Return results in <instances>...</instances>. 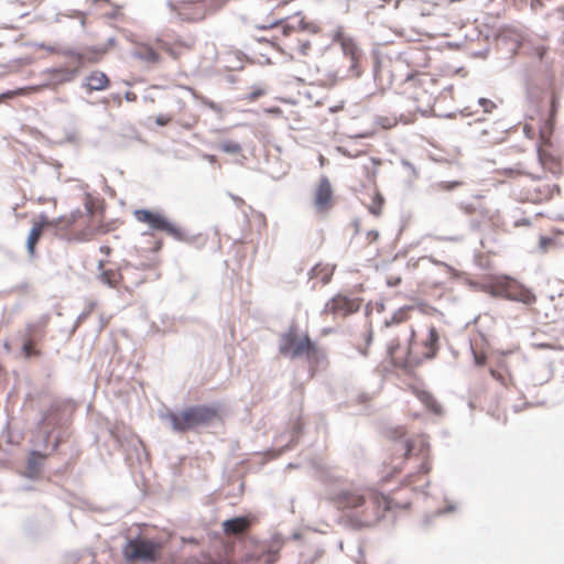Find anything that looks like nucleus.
I'll list each match as a JSON object with an SVG mask.
<instances>
[{
    "label": "nucleus",
    "mask_w": 564,
    "mask_h": 564,
    "mask_svg": "<svg viewBox=\"0 0 564 564\" xmlns=\"http://www.w3.org/2000/svg\"><path fill=\"white\" fill-rule=\"evenodd\" d=\"M404 427H397L389 433L388 465L393 473H400L409 459L417 462V471L406 477L408 485L422 487L427 485V474L431 470L430 445L425 436H405Z\"/></svg>",
    "instance_id": "1"
},
{
    "label": "nucleus",
    "mask_w": 564,
    "mask_h": 564,
    "mask_svg": "<svg viewBox=\"0 0 564 564\" xmlns=\"http://www.w3.org/2000/svg\"><path fill=\"white\" fill-rule=\"evenodd\" d=\"M328 500L340 511L369 513L376 518L392 508V500L388 496L357 487L333 492L328 496Z\"/></svg>",
    "instance_id": "2"
},
{
    "label": "nucleus",
    "mask_w": 564,
    "mask_h": 564,
    "mask_svg": "<svg viewBox=\"0 0 564 564\" xmlns=\"http://www.w3.org/2000/svg\"><path fill=\"white\" fill-rule=\"evenodd\" d=\"M144 243L149 248L145 249L142 245H137L134 247L135 251V260L134 263H127L123 267V273L118 270L107 269L102 270L99 274V280L101 283L108 285L109 288H118L123 281L124 275L130 273L133 269L141 270H155L161 264L160 257L158 256L159 251L163 246V241L158 239L151 232H144L143 235Z\"/></svg>",
    "instance_id": "3"
},
{
    "label": "nucleus",
    "mask_w": 564,
    "mask_h": 564,
    "mask_svg": "<svg viewBox=\"0 0 564 564\" xmlns=\"http://www.w3.org/2000/svg\"><path fill=\"white\" fill-rule=\"evenodd\" d=\"M279 351L281 355L299 358L304 356L310 364H318L324 357L321 348L311 340L308 334H300L297 327L292 325L281 335Z\"/></svg>",
    "instance_id": "4"
},
{
    "label": "nucleus",
    "mask_w": 564,
    "mask_h": 564,
    "mask_svg": "<svg viewBox=\"0 0 564 564\" xmlns=\"http://www.w3.org/2000/svg\"><path fill=\"white\" fill-rule=\"evenodd\" d=\"M437 80L429 73L409 75L401 84V94L414 102L419 111L429 108L435 98Z\"/></svg>",
    "instance_id": "5"
},
{
    "label": "nucleus",
    "mask_w": 564,
    "mask_h": 564,
    "mask_svg": "<svg viewBox=\"0 0 564 564\" xmlns=\"http://www.w3.org/2000/svg\"><path fill=\"white\" fill-rule=\"evenodd\" d=\"M485 291L495 297L521 302L530 305L536 296L524 285L509 276H497L485 284Z\"/></svg>",
    "instance_id": "6"
},
{
    "label": "nucleus",
    "mask_w": 564,
    "mask_h": 564,
    "mask_svg": "<svg viewBox=\"0 0 564 564\" xmlns=\"http://www.w3.org/2000/svg\"><path fill=\"white\" fill-rule=\"evenodd\" d=\"M217 414V410L212 406L196 405L181 412L170 413L167 419L174 431L186 432L212 422Z\"/></svg>",
    "instance_id": "7"
},
{
    "label": "nucleus",
    "mask_w": 564,
    "mask_h": 564,
    "mask_svg": "<svg viewBox=\"0 0 564 564\" xmlns=\"http://www.w3.org/2000/svg\"><path fill=\"white\" fill-rule=\"evenodd\" d=\"M75 241H89L99 235L108 232V227L104 224L101 214L93 210L91 206H86V210H75Z\"/></svg>",
    "instance_id": "8"
},
{
    "label": "nucleus",
    "mask_w": 564,
    "mask_h": 564,
    "mask_svg": "<svg viewBox=\"0 0 564 564\" xmlns=\"http://www.w3.org/2000/svg\"><path fill=\"white\" fill-rule=\"evenodd\" d=\"M494 173L502 182L528 175L524 152L517 148H510L501 153Z\"/></svg>",
    "instance_id": "9"
},
{
    "label": "nucleus",
    "mask_w": 564,
    "mask_h": 564,
    "mask_svg": "<svg viewBox=\"0 0 564 564\" xmlns=\"http://www.w3.org/2000/svg\"><path fill=\"white\" fill-rule=\"evenodd\" d=\"M426 334L421 339H417L416 330L412 327L410 330V341L412 349H414V358L423 362L426 359L434 358L438 351L440 334L437 328L432 323H423Z\"/></svg>",
    "instance_id": "10"
},
{
    "label": "nucleus",
    "mask_w": 564,
    "mask_h": 564,
    "mask_svg": "<svg viewBox=\"0 0 564 564\" xmlns=\"http://www.w3.org/2000/svg\"><path fill=\"white\" fill-rule=\"evenodd\" d=\"M134 218L142 224H145L152 230L164 231L176 240H185L184 230L171 223L163 214L149 209H135L133 212Z\"/></svg>",
    "instance_id": "11"
},
{
    "label": "nucleus",
    "mask_w": 564,
    "mask_h": 564,
    "mask_svg": "<svg viewBox=\"0 0 564 564\" xmlns=\"http://www.w3.org/2000/svg\"><path fill=\"white\" fill-rule=\"evenodd\" d=\"M162 549L161 542L149 539H134L128 543L126 556L132 561L156 562L161 557Z\"/></svg>",
    "instance_id": "12"
},
{
    "label": "nucleus",
    "mask_w": 564,
    "mask_h": 564,
    "mask_svg": "<svg viewBox=\"0 0 564 564\" xmlns=\"http://www.w3.org/2000/svg\"><path fill=\"white\" fill-rule=\"evenodd\" d=\"M361 301L357 297H349L344 294H336L329 299L323 310L322 315L333 317H347L359 311Z\"/></svg>",
    "instance_id": "13"
},
{
    "label": "nucleus",
    "mask_w": 564,
    "mask_h": 564,
    "mask_svg": "<svg viewBox=\"0 0 564 564\" xmlns=\"http://www.w3.org/2000/svg\"><path fill=\"white\" fill-rule=\"evenodd\" d=\"M387 354L394 367L411 370L421 362L414 358V349L409 340L408 347H401L398 340H392L387 348Z\"/></svg>",
    "instance_id": "14"
},
{
    "label": "nucleus",
    "mask_w": 564,
    "mask_h": 564,
    "mask_svg": "<svg viewBox=\"0 0 564 564\" xmlns=\"http://www.w3.org/2000/svg\"><path fill=\"white\" fill-rule=\"evenodd\" d=\"M173 10L184 22L203 21L209 13L206 3L203 1H185L177 7H173Z\"/></svg>",
    "instance_id": "15"
},
{
    "label": "nucleus",
    "mask_w": 564,
    "mask_h": 564,
    "mask_svg": "<svg viewBox=\"0 0 564 564\" xmlns=\"http://www.w3.org/2000/svg\"><path fill=\"white\" fill-rule=\"evenodd\" d=\"M337 42L340 44L344 55L350 59V72L354 76L358 77L360 75L359 63L362 57L361 50L354 39L349 36L338 35Z\"/></svg>",
    "instance_id": "16"
},
{
    "label": "nucleus",
    "mask_w": 564,
    "mask_h": 564,
    "mask_svg": "<svg viewBox=\"0 0 564 564\" xmlns=\"http://www.w3.org/2000/svg\"><path fill=\"white\" fill-rule=\"evenodd\" d=\"M314 207L319 214L327 213L333 207V189L328 178H321L314 193Z\"/></svg>",
    "instance_id": "17"
},
{
    "label": "nucleus",
    "mask_w": 564,
    "mask_h": 564,
    "mask_svg": "<svg viewBox=\"0 0 564 564\" xmlns=\"http://www.w3.org/2000/svg\"><path fill=\"white\" fill-rule=\"evenodd\" d=\"M74 220L75 212L55 219H50V227L55 236L67 241H75V229H73V227H75Z\"/></svg>",
    "instance_id": "18"
},
{
    "label": "nucleus",
    "mask_w": 564,
    "mask_h": 564,
    "mask_svg": "<svg viewBox=\"0 0 564 564\" xmlns=\"http://www.w3.org/2000/svg\"><path fill=\"white\" fill-rule=\"evenodd\" d=\"M196 42L197 40L195 35H187L185 37L176 39L174 42L171 43L164 42L161 45V47L165 53H167L173 58H178L182 55L193 51L196 46Z\"/></svg>",
    "instance_id": "19"
},
{
    "label": "nucleus",
    "mask_w": 564,
    "mask_h": 564,
    "mask_svg": "<svg viewBox=\"0 0 564 564\" xmlns=\"http://www.w3.org/2000/svg\"><path fill=\"white\" fill-rule=\"evenodd\" d=\"M50 224V218L45 214L39 215V217L33 221V226L26 241V247L30 254H34L35 246L39 242L43 231L51 229Z\"/></svg>",
    "instance_id": "20"
},
{
    "label": "nucleus",
    "mask_w": 564,
    "mask_h": 564,
    "mask_svg": "<svg viewBox=\"0 0 564 564\" xmlns=\"http://www.w3.org/2000/svg\"><path fill=\"white\" fill-rule=\"evenodd\" d=\"M223 531L226 535L246 533L252 525L251 517H237L223 522Z\"/></svg>",
    "instance_id": "21"
},
{
    "label": "nucleus",
    "mask_w": 564,
    "mask_h": 564,
    "mask_svg": "<svg viewBox=\"0 0 564 564\" xmlns=\"http://www.w3.org/2000/svg\"><path fill=\"white\" fill-rule=\"evenodd\" d=\"M335 265L329 263H317L308 272L310 280H317L322 284H327L332 280Z\"/></svg>",
    "instance_id": "22"
},
{
    "label": "nucleus",
    "mask_w": 564,
    "mask_h": 564,
    "mask_svg": "<svg viewBox=\"0 0 564 564\" xmlns=\"http://www.w3.org/2000/svg\"><path fill=\"white\" fill-rule=\"evenodd\" d=\"M293 19L295 20L294 23H292V24L288 23L282 26L284 35H289L291 31H296V30L308 31L312 33L318 32V26L313 22H306L304 17L300 15V12H296Z\"/></svg>",
    "instance_id": "23"
},
{
    "label": "nucleus",
    "mask_w": 564,
    "mask_h": 564,
    "mask_svg": "<svg viewBox=\"0 0 564 564\" xmlns=\"http://www.w3.org/2000/svg\"><path fill=\"white\" fill-rule=\"evenodd\" d=\"M43 335V332L40 329V327L35 324H31L26 327V334L23 343V352L25 357L30 358L32 356H39L40 351L35 349L34 347V340L33 337L36 336V334Z\"/></svg>",
    "instance_id": "24"
},
{
    "label": "nucleus",
    "mask_w": 564,
    "mask_h": 564,
    "mask_svg": "<svg viewBox=\"0 0 564 564\" xmlns=\"http://www.w3.org/2000/svg\"><path fill=\"white\" fill-rule=\"evenodd\" d=\"M109 84L108 76L99 70H94L86 77V87L89 91L104 90L108 88Z\"/></svg>",
    "instance_id": "25"
},
{
    "label": "nucleus",
    "mask_w": 564,
    "mask_h": 564,
    "mask_svg": "<svg viewBox=\"0 0 564 564\" xmlns=\"http://www.w3.org/2000/svg\"><path fill=\"white\" fill-rule=\"evenodd\" d=\"M539 161L541 165L553 174L561 172V163L557 158L543 149H539Z\"/></svg>",
    "instance_id": "26"
},
{
    "label": "nucleus",
    "mask_w": 564,
    "mask_h": 564,
    "mask_svg": "<svg viewBox=\"0 0 564 564\" xmlns=\"http://www.w3.org/2000/svg\"><path fill=\"white\" fill-rule=\"evenodd\" d=\"M415 312L413 306H404L397 310L390 319H386L384 326L391 327L393 325H399L412 318V313Z\"/></svg>",
    "instance_id": "27"
},
{
    "label": "nucleus",
    "mask_w": 564,
    "mask_h": 564,
    "mask_svg": "<svg viewBox=\"0 0 564 564\" xmlns=\"http://www.w3.org/2000/svg\"><path fill=\"white\" fill-rule=\"evenodd\" d=\"M135 55L140 59L145 61L148 63H158L160 61L159 53L153 47L148 45L140 46L137 50Z\"/></svg>",
    "instance_id": "28"
},
{
    "label": "nucleus",
    "mask_w": 564,
    "mask_h": 564,
    "mask_svg": "<svg viewBox=\"0 0 564 564\" xmlns=\"http://www.w3.org/2000/svg\"><path fill=\"white\" fill-rule=\"evenodd\" d=\"M383 204V196L378 191H373L371 194V202L367 205V207L372 215L380 216L382 213Z\"/></svg>",
    "instance_id": "29"
},
{
    "label": "nucleus",
    "mask_w": 564,
    "mask_h": 564,
    "mask_svg": "<svg viewBox=\"0 0 564 564\" xmlns=\"http://www.w3.org/2000/svg\"><path fill=\"white\" fill-rule=\"evenodd\" d=\"M100 58H101L100 52L84 53V54L76 55L77 64L79 67L84 66L86 63L99 62Z\"/></svg>",
    "instance_id": "30"
},
{
    "label": "nucleus",
    "mask_w": 564,
    "mask_h": 564,
    "mask_svg": "<svg viewBox=\"0 0 564 564\" xmlns=\"http://www.w3.org/2000/svg\"><path fill=\"white\" fill-rule=\"evenodd\" d=\"M419 398L421 399L422 402H424L426 404V406L435 412V413H440L441 411V406L440 404L437 403V401L434 399V397L427 392H421L419 394Z\"/></svg>",
    "instance_id": "31"
},
{
    "label": "nucleus",
    "mask_w": 564,
    "mask_h": 564,
    "mask_svg": "<svg viewBox=\"0 0 564 564\" xmlns=\"http://www.w3.org/2000/svg\"><path fill=\"white\" fill-rule=\"evenodd\" d=\"M419 398L421 399L422 402H424L426 404V406L435 412V413H440L441 411V406L440 404L437 403V401L434 399V397L427 392H421L419 394Z\"/></svg>",
    "instance_id": "32"
},
{
    "label": "nucleus",
    "mask_w": 564,
    "mask_h": 564,
    "mask_svg": "<svg viewBox=\"0 0 564 564\" xmlns=\"http://www.w3.org/2000/svg\"><path fill=\"white\" fill-rule=\"evenodd\" d=\"M219 150L230 154H238L241 152V145L235 141L228 140L219 144Z\"/></svg>",
    "instance_id": "33"
},
{
    "label": "nucleus",
    "mask_w": 564,
    "mask_h": 564,
    "mask_svg": "<svg viewBox=\"0 0 564 564\" xmlns=\"http://www.w3.org/2000/svg\"><path fill=\"white\" fill-rule=\"evenodd\" d=\"M490 375L494 379H496L503 386H507L511 378V375L509 372L505 375L496 369H490Z\"/></svg>",
    "instance_id": "34"
},
{
    "label": "nucleus",
    "mask_w": 564,
    "mask_h": 564,
    "mask_svg": "<svg viewBox=\"0 0 564 564\" xmlns=\"http://www.w3.org/2000/svg\"><path fill=\"white\" fill-rule=\"evenodd\" d=\"M378 123L383 128V129H391L393 127L397 126L398 123V120L395 117H379L378 118Z\"/></svg>",
    "instance_id": "35"
},
{
    "label": "nucleus",
    "mask_w": 564,
    "mask_h": 564,
    "mask_svg": "<svg viewBox=\"0 0 564 564\" xmlns=\"http://www.w3.org/2000/svg\"><path fill=\"white\" fill-rule=\"evenodd\" d=\"M556 112H557V99L555 96H553L551 99L550 119L546 122V124L550 126L551 129H552Z\"/></svg>",
    "instance_id": "36"
},
{
    "label": "nucleus",
    "mask_w": 564,
    "mask_h": 564,
    "mask_svg": "<svg viewBox=\"0 0 564 564\" xmlns=\"http://www.w3.org/2000/svg\"><path fill=\"white\" fill-rule=\"evenodd\" d=\"M59 411V406L58 405H52L47 412L44 414L43 419H42V424H50L51 423V417L55 416L57 414V412Z\"/></svg>",
    "instance_id": "37"
},
{
    "label": "nucleus",
    "mask_w": 564,
    "mask_h": 564,
    "mask_svg": "<svg viewBox=\"0 0 564 564\" xmlns=\"http://www.w3.org/2000/svg\"><path fill=\"white\" fill-rule=\"evenodd\" d=\"M474 362L476 366H484L487 360V356L484 351H477L473 349Z\"/></svg>",
    "instance_id": "38"
},
{
    "label": "nucleus",
    "mask_w": 564,
    "mask_h": 564,
    "mask_svg": "<svg viewBox=\"0 0 564 564\" xmlns=\"http://www.w3.org/2000/svg\"><path fill=\"white\" fill-rule=\"evenodd\" d=\"M172 117L171 116H167V115H160L155 118V122L159 124V126H166L169 124L171 121H172Z\"/></svg>",
    "instance_id": "39"
},
{
    "label": "nucleus",
    "mask_w": 564,
    "mask_h": 564,
    "mask_svg": "<svg viewBox=\"0 0 564 564\" xmlns=\"http://www.w3.org/2000/svg\"><path fill=\"white\" fill-rule=\"evenodd\" d=\"M480 104L485 107L486 110H487L488 106L494 107L492 101H490L488 99H480Z\"/></svg>",
    "instance_id": "40"
},
{
    "label": "nucleus",
    "mask_w": 564,
    "mask_h": 564,
    "mask_svg": "<svg viewBox=\"0 0 564 564\" xmlns=\"http://www.w3.org/2000/svg\"><path fill=\"white\" fill-rule=\"evenodd\" d=\"M218 564H237V563L230 558H225V560L220 561Z\"/></svg>",
    "instance_id": "41"
},
{
    "label": "nucleus",
    "mask_w": 564,
    "mask_h": 564,
    "mask_svg": "<svg viewBox=\"0 0 564 564\" xmlns=\"http://www.w3.org/2000/svg\"><path fill=\"white\" fill-rule=\"evenodd\" d=\"M110 250H111V249H110L108 246H102V247H100V251H101V252H104V253H106V254H109V253H110Z\"/></svg>",
    "instance_id": "42"
},
{
    "label": "nucleus",
    "mask_w": 564,
    "mask_h": 564,
    "mask_svg": "<svg viewBox=\"0 0 564 564\" xmlns=\"http://www.w3.org/2000/svg\"><path fill=\"white\" fill-rule=\"evenodd\" d=\"M26 90H35V88L20 89L18 94H24Z\"/></svg>",
    "instance_id": "43"
},
{
    "label": "nucleus",
    "mask_w": 564,
    "mask_h": 564,
    "mask_svg": "<svg viewBox=\"0 0 564 564\" xmlns=\"http://www.w3.org/2000/svg\"><path fill=\"white\" fill-rule=\"evenodd\" d=\"M540 242L544 247L546 245V242H547V239L546 238H541Z\"/></svg>",
    "instance_id": "44"
},
{
    "label": "nucleus",
    "mask_w": 564,
    "mask_h": 564,
    "mask_svg": "<svg viewBox=\"0 0 564 564\" xmlns=\"http://www.w3.org/2000/svg\"><path fill=\"white\" fill-rule=\"evenodd\" d=\"M366 340H367V344H369V343H370V340H371V335H370V334H368V335L366 336Z\"/></svg>",
    "instance_id": "45"
},
{
    "label": "nucleus",
    "mask_w": 564,
    "mask_h": 564,
    "mask_svg": "<svg viewBox=\"0 0 564 564\" xmlns=\"http://www.w3.org/2000/svg\"><path fill=\"white\" fill-rule=\"evenodd\" d=\"M196 121H197V119L195 117H192V122L188 126L196 123Z\"/></svg>",
    "instance_id": "46"
},
{
    "label": "nucleus",
    "mask_w": 564,
    "mask_h": 564,
    "mask_svg": "<svg viewBox=\"0 0 564 564\" xmlns=\"http://www.w3.org/2000/svg\"><path fill=\"white\" fill-rule=\"evenodd\" d=\"M141 282H142V280H139V281L133 282V284H134V285H138V284H139V283H141Z\"/></svg>",
    "instance_id": "47"
}]
</instances>
